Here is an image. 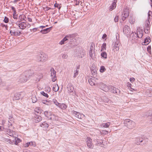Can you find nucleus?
Returning a JSON list of instances; mask_svg holds the SVG:
<instances>
[{
  "label": "nucleus",
  "mask_w": 152,
  "mask_h": 152,
  "mask_svg": "<svg viewBox=\"0 0 152 152\" xmlns=\"http://www.w3.org/2000/svg\"><path fill=\"white\" fill-rule=\"evenodd\" d=\"M6 86V83L5 81H2L1 79L0 78V87H3Z\"/></svg>",
  "instance_id": "c756f323"
},
{
  "label": "nucleus",
  "mask_w": 152,
  "mask_h": 152,
  "mask_svg": "<svg viewBox=\"0 0 152 152\" xmlns=\"http://www.w3.org/2000/svg\"><path fill=\"white\" fill-rule=\"evenodd\" d=\"M13 141L14 142V143L16 145H17L18 142H20V140L18 138L15 137V140H14Z\"/></svg>",
  "instance_id": "72a5a7b5"
},
{
  "label": "nucleus",
  "mask_w": 152,
  "mask_h": 152,
  "mask_svg": "<svg viewBox=\"0 0 152 152\" xmlns=\"http://www.w3.org/2000/svg\"><path fill=\"white\" fill-rule=\"evenodd\" d=\"M51 72V76L52 77V81L54 82L56 80V71L53 67L51 68L50 70Z\"/></svg>",
  "instance_id": "6e6552de"
},
{
  "label": "nucleus",
  "mask_w": 152,
  "mask_h": 152,
  "mask_svg": "<svg viewBox=\"0 0 152 152\" xmlns=\"http://www.w3.org/2000/svg\"><path fill=\"white\" fill-rule=\"evenodd\" d=\"M19 18L20 20V21H20H23V20L26 21V18L24 15H20Z\"/></svg>",
  "instance_id": "a878e982"
},
{
  "label": "nucleus",
  "mask_w": 152,
  "mask_h": 152,
  "mask_svg": "<svg viewBox=\"0 0 152 152\" xmlns=\"http://www.w3.org/2000/svg\"><path fill=\"white\" fill-rule=\"evenodd\" d=\"M136 33L135 32H132L130 36V38L133 42H137V37Z\"/></svg>",
  "instance_id": "f8f14e48"
},
{
  "label": "nucleus",
  "mask_w": 152,
  "mask_h": 152,
  "mask_svg": "<svg viewBox=\"0 0 152 152\" xmlns=\"http://www.w3.org/2000/svg\"><path fill=\"white\" fill-rule=\"evenodd\" d=\"M115 8V7H113V6L112 5L110 6L109 9L110 10H112Z\"/></svg>",
  "instance_id": "4d7b16f0"
},
{
  "label": "nucleus",
  "mask_w": 152,
  "mask_h": 152,
  "mask_svg": "<svg viewBox=\"0 0 152 152\" xmlns=\"http://www.w3.org/2000/svg\"><path fill=\"white\" fill-rule=\"evenodd\" d=\"M33 119L36 123H38L42 120V117L38 114L35 115Z\"/></svg>",
  "instance_id": "2eb2a0df"
},
{
  "label": "nucleus",
  "mask_w": 152,
  "mask_h": 152,
  "mask_svg": "<svg viewBox=\"0 0 152 152\" xmlns=\"http://www.w3.org/2000/svg\"><path fill=\"white\" fill-rule=\"evenodd\" d=\"M86 141L88 147L91 149L93 148L94 146L92 142L91 139L90 137H87Z\"/></svg>",
  "instance_id": "9d476101"
},
{
  "label": "nucleus",
  "mask_w": 152,
  "mask_h": 152,
  "mask_svg": "<svg viewBox=\"0 0 152 152\" xmlns=\"http://www.w3.org/2000/svg\"><path fill=\"white\" fill-rule=\"evenodd\" d=\"M127 86L128 87H130L131 88V87L132 86V84L128 82L127 83Z\"/></svg>",
  "instance_id": "5fc2aeb1"
},
{
  "label": "nucleus",
  "mask_w": 152,
  "mask_h": 152,
  "mask_svg": "<svg viewBox=\"0 0 152 152\" xmlns=\"http://www.w3.org/2000/svg\"><path fill=\"white\" fill-rule=\"evenodd\" d=\"M37 59L39 61L44 62L48 59V55L44 53H40L37 56Z\"/></svg>",
  "instance_id": "7ed1b4c3"
},
{
  "label": "nucleus",
  "mask_w": 152,
  "mask_h": 152,
  "mask_svg": "<svg viewBox=\"0 0 152 152\" xmlns=\"http://www.w3.org/2000/svg\"><path fill=\"white\" fill-rule=\"evenodd\" d=\"M145 26H144V30L145 32L148 34L150 29V23L148 18V20H146L144 23Z\"/></svg>",
  "instance_id": "423d86ee"
},
{
  "label": "nucleus",
  "mask_w": 152,
  "mask_h": 152,
  "mask_svg": "<svg viewBox=\"0 0 152 152\" xmlns=\"http://www.w3.org/2000/svg\"><path fill=\"white\" fill-rule=\"evenodd\" d=\"M58 107L61 108V109H66V105L64 104H61L60 103V104H59V106Z\"/></svg>",
  "instance_id": "f704fd0d"
},
{
  "label": "nucleus",
  "mask_w": 152,
  "mask_h": 152,
  "mask_svg": "<svg viewBox=\"0 0 152 152\" xmlns=\"http://www.w3.org/2000/svg\"><path fill=\"white\" fill-rule=\"evenodd\" d=\"M21 34V33L20 31H15V36H19Z\"/></svg>",
  "instance_id": "603ef678"
},
{
  "label": "nucleus",
  "mask_w": 152,
  "mask_h": 152,
  "mask_svg": "<svg viewBox=\"0 0 152 152\" xmlns=\"http://www.w3.org/2000/svg\"><path fill=\"white\" fill-rule=\"evenodd\" d=\"M78 69L79 68L77 67L76 70L74 71V73L73 75V77L74 78L76 77L78 75L79 71Z\"/></svg>",
  "instance_id": "473e14b6"
},
{
  "label": "nucleus",
  "mask_w": 152,
  "mask_h": 152,
  "mask_svg": "<svg viewBox=\"0 0 152 152\" xmlns=\"http://www.w3.org/2000/svg\"><path fill=\"white\" fill-rule=\"evenodd\" d=\"M106 70V69L104 66H102L100 67V71L101 72H103Z\"/></svg>",
  "instance_id": "58836bf2"
},
{
  "label": "nucleus",
  "mask_w": 152,
  "mask_h": 152,
  "mask_svg": "<svg viewBox=\"0 0 152 152\" xmlns=\"http://www.w3.org/2000/svg\"><path fill=\"white\" fill-rule=\"evenodd\" d=\"M44 114L48 118L50 116L51 113L50 112H48L47 111H45L44 112Z\"/></svg>",
  "instance_id": "c9c22d12"
},
{
  "label": "nucleus",
  "mask_w": 152,
  "mask_h": 152,
  "mask_svg": "<svg viewBox=\"0 0 152 152\" xmlns=\"http://www.w3.org/2000/svg\"><path fill=\"white\" fill-rule=\"evenodd\" d=\"M10 33L12 36H15V31L14 30H11L10 31Z\"/></svg>",
  "instance_id": "79ce46f5"
},
{
  "label": "nucleus",
  "mask_w": 152,
  "mask_h": 152,
  "mask_svg": "<svg viewBox=\"0 0 152 152\" xmlns=\"http://www.w3.org/2000/svg\"><path fill=\"white\" fill-rule=\"evenodd\" d=\"M100 88L103 91L106 92L107 91L108 88L105 85L102 83L100 84Z\"/></svg>",
  "instance_id": "4be33fe9"
},
{
  "label": "nucleus",
  "mask_w": 152,
  "mask_h": 152,
  "mask_svg": "<svg viewBox=\"0 0 152 152\" xmlns=\"http://www.w3.org/2000/svg\"><path fill=\"white\" fill-rule=\"evenodd\" d=\"M4 131L6 132L7 133L11 136L14 135V132L9 129H4Z\"/></svg>",
  "instance_id": "a211bd4d"
},
{
  "label": "nucleus",
  "mask_w": 152,
  "mask_h": 152,
  "mask_svg": "<svg viewBox=\"0 0 152 152\" xmlns=\"http://www.w3.org/2000/svg\"><path fill=\"white\" fill-rule=\"evenodd\" d=\"M101 56L104 58H107V54L106 52H104L101 53Z\"/></svg>",
  "instance_id": "4c0bfd02"
},
{
  "label": "nucleus",
  "mask_w": 152,
  "mask_h": 152,
  "mask_svg": "<svg viewBox=\"0 0 152 152\" xmlns=\"http://www.w3.org/2000/svg\"><path fill=\"white\" fill-rule=\"evenodd\" d=\"M135 80V79L133 77H131L130 78V81L131 82H133Z\"/></svg>",
  "instance_id": "13d9d810"
},
{
  "label": "nucleus",
  "mask_w": 152,
  "mask_h": 152,
  "mask_svg": "<svg viewBox=\"0 0 152 152\" xmlns=\"http://www.w3.org/2000/svg\"><path fill=\"white\" fill-rule=\"evenodd\" d=\"M40 126L45 128H48V125L45 122H43L40 125Z\"/></svg>",
  "instance_id": "bb28decb"
},
{
  "label": "nucleus",
  "mask_w": 152,
  "mask_h": 152,
  "mask_svg": "<svg viewBox=\"0 0 152 152\" xmlns=\"http://www.w3.org/2000/svg\"><path fill=\"white\" fill-rule=\"evenodd\" d=\"M27 19L28 21H30V22L32 21V19L31 18H27Z\"/></svg>",
  "instance_id": "774afa93"
},
{
  "label": "nucleus",
  "mask_w": 152,
  "mask_h": 152,
  "mask_svg": "<svg viewBox=\"0 0 152 152\" xmlns=\"http://www.w3.org/2000/svg\"><path fill=\"white\" fill-rule=\"evenodd\" d=\"M130 30L128 26L126 25L124 26L123 32L124 34L126 35L129 34L130 33Z\"/></svg>",
  "instance_id": "ddd939ff"
},
{
  "label": "nucleus",
  "mask_w": 152,
  "mask_h": 152,
  "mask_svg": "<svg viewBox=\"0 0 152 152\" xmlns=\"http://www.w3.org/2000/svg\"><path fill=\"white\" fill-rule=\"evenodd\" d=\"M29 145H33L34 146H35V143L34 142H27V143L25 145V147H28Z\"/></svg>",
  "instance_id": "cd10ccee"
},
{
  "label": "nucleus",
  "mask_w": 152,
  "mask_h": 152,
  "mask_svg": "<svg viewBox=\"0 0 152 152\" xmlns=\"http://www.w3.org/2000/svg\"><path fill=\"white\" fill-rule=\"evenodd\" d=\"M11 8L12 9L13 11V12H14V13H15V12H16V11L15 8L13 7H12Z\"/></svg>",
  "instance_id": "bf43d9fd"
},
{
  "label": "nucleus",
  "mask_w": 152,
  "mask_h": 152,
  "mask_svg": "<svg viewBox=\"0 0 152 152\" xmlns=\"http://www.w3.org/2000/svg\"><path fill=\"white\" fill-rule=\"evenodd\" d=\"M52 27H50V28H47L46 29L42 30L40 31V32L42 34H47L50 32L51 30Z\"/></svg>",
  "instance_id": "412c9836"
},
{
  "label": "nucleus",
  "mask_w": 152,
  "mask_h": 152,
  "mask_svg": "<svg viewBox=\"0 0 152 152\" xmlns=\"http://www.w3.org/2000/svg\"><path fill=\"white\" fill-rule=\"evenodd\" d=\"M85 51L82 48L80 49L76 53V55L79 57L82 58L84 56Z\"/></svg>",
  "instance_id": "4468645a"
},
{
  "label": "nucleus",
  "mask_w": 152,
  "mask_h": 152,
  "mask_svg": "<svg viewBox=\"0 0 152 152\" xmlns=\"http://www.w3.org/2000/svg\"><path fill=\"white\" fill-rule=\"evenodd\" d=\"M72 114L75 115V116L78 119H82L84 116V115L80 113L79 112L73 111L72 112Z\"/></svg>",
  "instance_id": "9b49d317"
},
{
  "label": "nucleus",
  "mask_w": 152,
  "mask_h": 152,
  "mask_svg": "<svg viewBox=\"0 0 152 152\" xmlns=\"http://www.w3.org/2000/svg\"><path fill=\"white\" fill-rule=\"evenodd\" d=\"M136 34L138 37L141 38L143 35L142 30L140 29H137Z\"/></svg>",
  "instance_id": "6ab92c4d"
},
{
  "label": "nucleus",
  "mask_w": 152,
  "mask_h": 152,
  "mask_svg": "<svg viewBox=\"0 0 152 152\" xmlns=\"http://www.w3.org/2000/svg\"><path fill=\"white\" fill-rule=\"evenodd\" d=\"M58 6H59V4H58L56 3L54 4V6L55 7L58 8Z\"/></svg>",
  "instance_id": "680f3d73"
},
{
  "label": "nucleus",
  "mask_w": 152,
  "mask_h": 152,
  "mask_svg": "<svg viewBox=\"0 0 152 152\" xmlns=\"http://www.w3.org/2000/svg\"><path fill=\"white\" fill-rule=\"evenodd\" d=\"M115 8V7H113V6L112 5L110 6L109 9L110 10H112Z\"/></svg>",
  "instance_id": "6e6d98bb"
},
{
  "label": "nucleus",
  "mask_w": 152,
  "mask_h": 152,
  "mask_svg": "<svg viewBox=\"0 0 152 152\" xmlns=\"http://www.w3.org/2000/svg\"><path fill=\"white\" fill-rule=\"evenodd\" d=\"M95 50L94 49H93V46L92 45H91V47H90V50Z\"/></svg>",
  "instance_id": "69168bd1"
},
{
  "label": "nucleus",
  "mask_w": 152,
  "mask_h": 152,
  "mask_svg": "<svg viewBox=\"0 0 152 152\" xmlns=\"http://www.w3.org/2000/svg\"><path fill=\"white\" fill-rule=\"evenodd\" d=\"M109 89L113 93L119 94L120 92V91L118 89L116 88L113 86L110 87Z\"/></svg>",
  "instance_id": "dca6fc26"
},
{
  "label": "nucleus",
  "mask_w": 152,
  "mask_h": 152,
  "mask_svg": "<svg viewBox=\"0 0 152 152\" xmlns=\"http://www.w3.org/2000/svg\"><path fill=\"white\" fill-rule=\"evenodd\" d=\"M107 37V35L106 34H104L103 35V36H102V38H103V39H104V38H105L106 37Z\"/></svg>",
  "instance_id": "0e129e2a"
},
{
  "label": "nucleus",
  "mask_w": 152,
  "mask_h": 152,
  "mask_svg": "<svg viewBox=\"0 0 152 152\" xmlns=\"http://www.w3.org/2000/svg\"><path fill=\"white\" fill-rule=\"evenodd\" d=\"M110 125V123L108 122L107 123H103L101 125L102 126L104 127H108Z\"/></svg>",
  "instance_id": "2f4dec72"
},
{
  "label": "nucleus",
  "mask_w": 152,
  "mask_h": 152,
  "mask_svg": "<svg viewBox=\"0 0 152 152\" xmlns=\"http://www.w3.org/2000/svg\"><path fill=\"white\" fill-rule=\"evenodd\" d=\"M97 142L98 144H101L102 143V141L101 140L100 141H98V140L97 141Z\"/></svg>",
  "instance_id": "052dcab7"
},
{
  "label": "nucleus",
  "mask_w": 152,
  "mask_h": 152,
  "mask_svg": "<svg viewBox=\"0 0 152 152\" xmlns=\"http://www.w3.org/2000/svg\"><path fill=\"white\" fill-rule=\"evenodd\" d=\"M53 102L57 106L58 105L59 106V104H60L58 102L57 100L55 99H53Z\"/></svg>",
  "instance_id": "a18cd8bd"
},
{
  "label": "nucleus",
  "mask_w": 152,
  "mask_h": 152,
  "mask_svg": "<svg viewBox=\"0 0 152 152\" xmlns=\"http://www.w3.org/2000/svg\"><path fill=\"white\" fill-rule=\"evenodd\" d=\"M68 57L67 55L66 54H63L62 55V58L64 59H66Z\"/></svg>",
  "instance_id": "3c124183"
},
{
  "label": "nucleus",
  "mask_w": 152,
  "mask_h": 152,
  "mask_svg": "<svg viewBox=\"0 0 152 152\" xmlns=\"http://www.w3.org/2000/svg\"><path fill=\"white\" fill-rule=\"evenodd\" d=\"M124 124L128 129H132L134 128L135 126V122L129 119H126L124 121Z\"/></svg>",
  "instance_id": "f257e3e1"
},
{
  "label": "nucleus",
  "mask_w": 152,
  "mask_h": 152,
  "mask_svg": "<svg viewBox=\"0 0 152 152\" xmlns=\"http://www.w3.org/2000/svg\"><path fill=\"white\" fill-rule=\"evenodd\" d=\"M28 72H26L22 74L19 77L18 81L21 83L26 82L28 80Z\"/></svg>",
  "instance_id": "f03ea898"
},
{
  "label": "nucleus",
  "mask_w": 152,
  "mask_h": 152,
  "mask_svg": "<svg viewBox=\"0 0 152 152\" xmlns=\"http://www.w3.org/2000/svg\"><path fill=\"white\" fill-rule=\"evenodd\" d=\"M77 35V34L75 33L71 34L66 35L59 43V44L62 45L64 44V43L66 41L69 40V39H73Z\"/></svg>",
  "instance_id": "20e7f679"
},
{
  "label": "nucleus",
  "mask_w": 152,
  "mask_h": 152,
  "mask_svg": "<svg viewBox=\"0 0 152 152\" xmlns=\"http://www.w3.org/2000/svg\"><path fill=\"white\" fill-rule=\"evenodd\" d=\"M88 82L89 84L91 86L96 85L97 84V83L96 82L94 78H92L88 80Z\"/></svg>",
  "instance_id": "aec40b11"
},
{
  "label": "nucleus",
  "mask_w": 152,
  "mask_h": 152,
  "mask_svg": "<svg viewBox=\"0 0 152 152\" xmlns=\"http://www.w3.org/2000/svg\"><path fill=\"white\" fill-rule=\"evenodd\" d=\"M57 117L56 116L54 115L51 114L50 116L48 118L53 121H58L59 120H57Z\"/></svg>",
  "instance_id": "5701e85b"
},
{
  "label": "nucleus",
  "mask_w": 152,
  "mask_h": 152,
  "mask_svg": "<svg viewBox=\"0 0 152 152\" xmlns=\"http://www.w3.org/2000/svg\"><path fill=\"white\" fill-rule=\"evenodd\" d=\"M150 41L151 40L149 39L146 38L144 40L143 45H147L150 42Z\"/></svg>",
  "instance_id": "7c9ffc66"
},
{
  "label": "nucleus",
  "mask_w": 152,
  "mask_h": 152,
  "mask_svg": "<svg viewBox=\"0 0 152 152\" xmlns=\"http://www.w3.org/2000/svg\"><path fill=\"white\" fill-rule=\"evenodd\" d=\"M101 48H103L105 50L106 48V44L105 43H104L102 46Z\"/></svg>",
  "instance_id": "de8ad7c7"
},
{
  "label": "nucleus",
  "mask_w": 152,
  "mask_h": 152,
  "mask_svg": "<svg viewBox=\"0 0 152 152\" xmlns=\"http://www.w3.org/2000/svg\"><path fill=\"white\" fill-rule=\"evenodd\" d=\"M41 94L45 97H48V94L47 93H45L44 91H42Z\"/></svg>",
  "instance_id": "c03bdc74"
},
{
  "label": "nucleus",
  "mask_w": 152,
  "mask_h": 152,
  "mask_svg": "<svg viewBox=\"0 0 152 152\" xmlns=\"http://www.w3.org/2000/svg\"><path fill=\"white\" fill-rule=\"evenodd\" d=\"M114 43V45L112 48V50L114 52H116L119 50L120 44L118 41Z\"/></svg>",
  "instance_id": "1a4fd4ad"
},
{
  "label": "nucleus",
  "mask_w": 152,
  "mask_h": 152,
  "mask_svg": "<svg viewBox=\"0 0 152 152\" xmlns=\"http://www.w3.org/2000/svg\"><path fill=\"white\" fill-rule=\"evenodd\" d=\"M119 18L118 16H116L114 18V21L115 22H117L118 21Z\"/></svg>",
  "instance_id": "864d4df0"
},
{
  "label": "nucleus",
  "mask_w": 152,
  "mask_h": 152,
  "mask_svg": "<svg viewBox=\"0 0 152 152\" xmlns=\"http://www.w3.org/2000/svg\"><path fill=\"white\" fill-rule=\"evenodd\" d=\"M4 140L6 141H9L10 142L11 141V140L10 139H7V138H5L4 139Z\"/></svg>",
  "instance_id": "e2e57ef3"
},
{
  "label": "nucleus",
  "mask_w": 152,
  "mask_h": 152,
  "mask_svg": "<svg viewBox=\"0 0 152 152\" xmlns=\"http://www.w3.org/2000/svg\"><path fill=\"white\" fill-rule=\"evenodd\" d=\"M47 91H48L49 92H50V91L51 89L50 87H47Z\"/></svg>",
  "instance_id": "338daca9"
},
{
  "label": "nucleus",
  "mask_w": 152,
  "mask_h": 152,
  "mask_svg": "<svg viewBox=\"0 0 152 152\" xmlns=\"http://www.w3.org/2000/svg\"><path fill=\"white\" fill-rule=\"evenodd\" d=\"M117 2V0H114L112 4V5L113 6V7L115 8L116 5V3Z\"/></svg>",
  "instance_id": "37998d69"
},
{
  "label": "nucleus",
  "mask_w": 152,
  "mask_h": 152,
  "mask_svg": "<svg viewBox=\"0 0 152 152\" xmlns=\"http://www.w3.org/2000/svg\"><path fill=\"white\" fill-rule=\"evenodd\" d=\"M43 77V75L42 73H39V76L38 77V81H39L40 79H41Z\"/></svg>",
  "instance_id": "49530a36"
},
{
  "label": "nucleus",
  "mask_w": 152,
  "mask_h": 152,
  "mask_svg": "<svg viewBox=\"0 0 152 152\" xmlns=\"http://www.w3.org/2000/svg\"><path fill=\"white\" fill-rule=\"evenodd\" d=\"M48 102V101L47 100H43L42 101V103L44 104H47V105H50L51 104V102L50 101H48V103L47 104L46 103Z\"/></svg>",
  "instance_id": "a19ab883"
},
{
  "label": "nucleus",
  "mask_w": 152,
  "mask_h": 152,
  "mask_svg": "<svg viewBox=\"0 0 152 152\" xmlns=\"http://www.w3.org/2000/svg\"><path fill=\"white\" fill-rule=\"evenodd\" d=\"M89 54L90 57L91 58L93 59L95 55V50H90L89 52Z\"/></svg>",
  "instance_id": "393cba45"
},
{
  "label": "nucleus",
  "mask_w": 152,
  "mask_h": 152,
  "mask_svg": "<svg viewBox=\"0 0 152 152\" xmlns=\"http://www.w3.org/2000/svg\"><path fill=\"white\" fill-rule=\"evenodd\" d=\"M129 15V12L128 9H124L121 15L122 19L123 21L124 20L126 19L128 16Z\"/></svg>",
  "instance_id": "0eeeda50"
},
{
  "label": "nucleus",
  "mask_w": 152,
  "mask_h": 152,
  "mask_svg": "<svg viewBox=\"0 0 152 152\" xmlns=\"http://www.w3.org/2000/svg\"><path fill=\"white\" fill-rule=\"evenodd\" d=\"M31 99L32 102L33 103H35L37 100L36 97L35 96H32V97Z\"/></svg>",
  "instance_id": "e433bc0d"
},
{
  "label": "nucleus",
  "mask_w": 152,
  "mask_h": 152,
  "mask_svg": "<svg viewBox=\"0 0 152 152\" xmlns=\"http://www.w3.org/2000/svg\"><path fill=\"white\" fill-rule=\"evenodd\" d=\"M16 14V12H15V13H14V12H13V18L15 19H16L17 18V15Z\"/></svg>",
  "instance_id": "09e8293b"
},
{
  "label": "nucleus",
  "mask_w": 152,
  "mask_h": 152,
  "mask_svg": "<svg viewBox=\"0 0 152 152\" xmlns=\"http://www.w3.org/2000/svg\"><path fill=\"white\" fill-rule=\"evenodd\" d=\"M67 89L68 93H71L73 92L74 88L71 84L69 83L68 84L67 86Z\"/></svg>",
  "instance_id": "f3484780"
},
{
  "label": "nucleus",
  "mask_w": 152,
  "mask_h": 152,
  "mask_svg": "<svg viewBox=\"0 0 152 152\" xmlns=\"http://www.w3.org/2000/svg\"><path fill=\"white\" fill-rule=\"evenodd\" d=\"M18 22H17L15 23L20 28L22 29H24L27 27L29 28L31 26V25L28 23L22 22L19 23H18Z\"/></svg>",
  "instance_id": "39448f33"
},
{
  "label": "nucleus",
  "mask_w": 152,
  "mask_h": 152,
  "mask_svg": "<svg viewBox=\"0 0 152 152\" xmlns=\"http://www.w3.org/2000/svg\"><path fill=\"white\" fill-rule=\"evenodd\" d=\"M42 110H41L39 107L36 108L34 111L35 115L38 114H41L42 112Z\"/></svg>",
  "instance_id": "b1692460"
},
{
  "label": "nucleus",
  "mask_w": 152,
  "mask_h": 152,
  "mask_svg": "<svg viewBox=\"0 0 152 152\" xmlns=\"http://www.w3.org/2000/svg\"><path fill=\"white\" fill-rule=\"evenodd\" d=\"M4 22L5 23H7L9 21V19L7 17H5L4 20Z\"/></svg>",
  "instance_id": "8fccbe9b"
},
{
  "label": "nucleus",
  "mask_w": 152,
  "mask_h": 152,
  "mask_svg": "<svg viewBox=\"0 0 152 152\" xmlns=\"http://www.w3.org/2000/svg\"><path fill=\"white\" fill-rule=\"evenodd\" d=\"M100 133L102 135V134H108V132L106 130H103L100 131Z\"/></svg>",
  "instance_id": "ea45409f"
},
{
  "label": "nucleus",
  "mask_w": 152,
  "mask_h": 152,
  "mask_svg": "<svg viewBox=\"0 0 152 152\" xmlns=\"http://www.w3.org/2000/svg\"><path fill=\"white\" fill-rule=\"evenodd\" d=\"M59 88L57 84H55L53 87V90L55 92H57L59 89Z\"/></svg>",
  "instance_id": "c85d7f7f"
}]
</instances>
